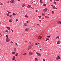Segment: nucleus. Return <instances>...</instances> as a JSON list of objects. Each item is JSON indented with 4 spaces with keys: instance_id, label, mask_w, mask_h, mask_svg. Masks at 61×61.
Returning a JSON list of instances; mask_svg holds the SVG:
<instances>
[{
    "instance_id": "1",
    "label": "nucleus",
    "mask_w": 61,
    "mask_h": 61,
    "mask_svg": "<svg viewBox=\"0 0 61 61\" xmlns=\"http://www.w3.org/2000/svg\"><path fill=\"white\" fill-rule=\"evenodd\" d=\"M33 45H31L30 46H29L28 47V50H29V49H31V48H32V47H33Z\"/></svg>"
},
{
    "instance_id": "2",
    "label": "nucleus",
    "mask_w": 61,
    "mask_h": 61,
    "mask_svg": "<svg viewBox=\"0 0 61 61\" xmlns=\"http://www.w3.org/2000/svg\"><path fill=\"white\" fill-rule=\"evenodd\" d=\"M5 40L7 42H9L10 41V39L8 38H7Z\"/></svg>"
},
{
    "instance_id": "3",
    "label": "nucleus",
    "mask_w": 61,
    "mask_h": 61,
    "mask_svg": "<svg viewBox=\"0 0 61 61\" xmlns=\"http://www.w3.org/2000/svg\"><path fill=\"white\" fill-rule=\"evenodd\" d=\"M47 9L45 8L43 10V11L44 13H46L47 11Z\"/></svg>"
},
{
    "instance_id": "4",
    "label": "nucleus",
    "mask_w": 61,
    "mask_h": 61,
    "mask_svg": "<svg viewBox=\"0 0 61 61\" xmlns=\"http://www.w3.org/2000/svg\"><path fill=\"white\" fill-rule=\"evenodd\" d=\"M29 30V28H27L25 29V32H26V31H28Z\"/></svg>"
},
{
    "instance_id": "5",
    "label": "nucleus",
    "mask_w": 61,
    "mask_h": 61,
    "mask_svg": "<svg viewBox=\"0 0 61 61\" xmlns=\"http://www.w3.org/2000/svg\"><path fill=\"white\" fill-rule=\"evenodd\" d=\"M36 53L37 56H41V55L39 53L37 52H36Z\"/></svg>"
},
{
    "instance_id": "6",
    "label": "nucleus",
    "mask_w": 61,
    "mask_h": 61,
    "mask_svg": "<svg viewBox=\"0 0 61 61\" xmlns=\"http://www.w3.org/2000/svg\"><path fill=\"white\" fill-rule=\"evenodd\" d=\"M33 52L31 51L29 53V54L30 55H33Z\"/></svg>"
},
{
    "instance_id": "7",
    "label": "nucleus",
    "mask_w": 61,
    "mask_h": 61,
    "mask_svg": "<svg viewBox=\"0 0 61 61\" xmlns=\"http://www.w3.org/2000/svg\"><path fill=\"white\" fill-rule=\"evenodd\" d=\"M12 21L13 20H12V19H11L9 20V22H12Z\"/></svg>"
},
{
    "instance_id": "8",
    "label": "nucleus",
    "mask_w": 61,
    "mask_h": 61,
    "mask_svg": "<svg viewBox=\"0 0 61 61\" xmlns=\"http://www.w3.org/2000/svg\"><path fill=\"white\" fill-rule=\"evenodd\" d=\"M60 57H59V56H58V57H57L56 59V60H58V59H60Z\"/></svg>"
},
{
    "instance_id": "9",
    "label": "nucleus",
    "mask_w": 61,
    "mask_h": 61,
    "mask_svg": "<svg viewBox=\"0 0 61 61\" xmlns=\"http://www.w3.org/2000/svg\"><path fill=\"white\" fill-rule=\"evenodd\" d=\"M57 44H58V45H59V44H60V41H58L57 42Z\"/></svg>"
},
{
    "instance_id": "10",
    "label": "nucleus",
    "mask_w": 61,
    "mask_h": 61,
    "mask_svg": "<svg viewBox=\"0 0 61 61\" xmlns=\"http://www.w3.org/2000/svg\"><path fill=\"white\" fill-rule=\"evenodd\" d=\"M14 52H16V49L15 48H14Z\"/></svg>"
},
{
    "instance_id": "11",
    "label": "nucleus",
    "mask_w": 61,
    "mask_h": 61,
    "mask_svg": "<svg viewBox=\"0 0 61 61\" xmlns=\"http://www.w3.org/2000/svg\"><path fill=\"white\" fill-rule=\"evenodd\" d=\"M6 28H7V29H8V30H10V27H8V26H7L6 27Z\"/></svg>"
},
{
    "instance_id": "12",
    "label": "nucleus",
    "mask_w": 61,
    "mask_h": 61,
    "mask_svg": "<svg viewBox=\"0 0 61 61\" xmlns=\"http://www.w3.org/2000/svg\"><path fill=\"white\" fill-rule=\"evenodd\" d=\"M27 7L28 8H30L31 7V5H28L27 6Z\"/></svg>"
},
{
    "instance_id": "13",
    "label": "nucleus",
    "mask_w": 61,
    "mask_h": 61,
    "mask_svg": "<svg viewBox=\"0 0 61 61\" xmlns=\"http://www.w3.org/2000/svg\"><path fill=\"white\" fill-rule=\"evenodd\" d=\"M25 17H26V18H28L29 17L27 14H26V15H25Z\"/></svg>"
},
{
    "instance_id": "14",
    "label": "nucleus",
    "mask_w": 61,
    "mask_h": 61,
    "mask_svg": "<svg viewBox=\"0 0 61 61\" xmlns=\"http://www.w3.org/2000/svg\"><path fill=\"white\" fill-rule=\"evenodd\" d=\"M42 15L43 16H45V14L44 13H43L42 14Z\"/></svg>"
},
{
    "instance_id": "15",
    "label": "nucleus",
    "mask_w": 61,
    "mask_h": 61,
    "mask_svg": "<svg viewBox=\"0 0 61 61\" xmlns=\"http://www.w3.org/2000/svg\"><path fill=\"white\" fill-rule=\"evenodd\" d=\"M49 40V39L47 38L46 39V41H47V40Z\"/></svg>"
},
{
    "instance_id": "16",
    "label": "nucleus",
    "mask_w": 61,
    "mask_h": 61,
    "mask_svg": "<svg viewBox=\"0 0 61 61\" xmlns=\"http://www.w3.org/2000/svg\"><path fill=\"white\" fill-rule=\"evenodd\" d=\"M27 24L26 23H25L24 24V26H27Z\"/></svg>"
},
{
    "instance_id": "17",
    "label": "nucleus",
    "mask_w": 61,
    "mask_h": 61,
    "mask_svg": "<svg viewBox=\"0 0 61 61\" xmlns=\"http://www.w3.org/2000/svg\"><path fill=\"white\" fill-rule=\"evenodd\" d=\"M51 12L52 13V14H54L55 13V11H52V12Z\"/></svg>"
},
{
    "instance_id": "18",
    "label": "nucleus",
    "mask_w": 61,
    "mask_h": 61,
    "mask_svg": "<svg viewBox=\"0 0 61 61\" xmlns=\"http://www.w3.org/2000/svg\"><path fill=\"white\" fill-rule=\"evenodd\" d=\"M41 37H41V36H39V37H38V38H39V39H41Z\"/></svg>"
},
{
    "instance_id": "19",
    "label": "nucleus",
    "mask_w": 61,
    "mask_h": 61,
    "mask_svg": "<svg viewBox=\"0 0 61 61\" xmlns=\"http://www.w3.org/2000/svg\"><path fill=\"white\" fill-rule=\"evenodd\" d=\"M22 6V7H25V4H24Z\"/></svg>"
},
{
    "instance_id": "20",
    "label": "nucleus",
    "mask_w": 61,
    "mask_h": 61,
    "mask_svg": "<svg viewBox=\"0 0 61 61\" xmlns=\"http://www.w3.org/2000/svg\"><path fill=\"white\" fill-rule=\"evenodd\" d=\"M12 17L13 16H12V15H10L9 16V17L10 18H11V17Z\"/></svg>"
},
{
    "instance_id": "21",
    "label": "nucleus",
    "mask_w": 61,
    "mask_h": 61,
    "mask_svg": "<svg viewBox=\"0 0 61 61\" xmlns=\"http://www.w3.org/2000/svg\"><path fill=\"white\" fill-rule=\"evenodd\" d=\"M40 2L41 3V4H42V1L41 0L40 1Z\"/></svg>"
},
{
    "instance_id": "22",
    "label": "nucleus",
    "mask_w": 61,
    "mask_h": 61,
    "mask_svg": "<svg viewBox=\"0 0 61 61\" xmlns=\"http://www.w3.org/2000/svg\"><path fill=\"white\" fill-rule=\"evenodd\" d=\"M53 9H56V7L54 6L53 7Z\"/></svg>"
},
{
    "instance_id": "23",
    "label": "nucleus",
    "mask_w": 61,
    "mask_h": 61,
    "mask_svg": "<svg viewBox=\"0 0 61 61\" xmlns=\"http://www.w3.org/2000/svg\"><path fill=\"white\" fill-rule=\"evenodd\" d=\"M35 61H37V58H35Z\"/></svg>"
},
{
    "instance_id": "24",
    "label": "nucleus",
    "mask_w": 61,
    "mask_h": 61,
    "mask_svg": "<svg viewBox=\"0 0 61 61\" xmlns=\"http://www.w3.org/2000/svg\"><path fill=\"white\" fill-rule=\"evenodd\" d=\"M13 58L15 59V56H13Z\"/></svg>"
},
{
    "instance_id": "25",
    "label": "nucleus",
    "mask_w": 61,
    "mask_h": 61,
    "mask_svg": "<svg viewBox=\"0 0 61 61\" xmlns=\"http://www.w3.org/2000/svg\"><path fill=\"white\" fill-rule=\"evenodd\" d=\"M58 23L60 24H61V21H59L58 22Z\"/></svg>"
},
{
    "instance_id": "26",
    "label": "nucleus",
    "mask_w": 61,
    "mask_h": 61,
    "mask_svg": "<svg viewBox=\"0 0 61 61\" xmlns=\"http://www.w3.org/2000/svg\"><path fill=\"white\" fill-rule=\"evenodd\" d=\"M6 36L7 38H8V35H7L6 34Z\"/></svg>"
},
{
    "instance_id": "27",
    "label": "nucleus",
    "mask_w": 61,
    "mask_h": 61,
    "mask_svg": "<svg viewBox=\"0 0 61 61\" xmlns=\"http://www.w3.org/2000/svg\"><path fill=\"white\" fill-rule=\"evenodd\" d=\"M46 4H44L43 5V6H46Z\"/></svg>"
},
{
    "instance_id": "28",
    "label": "nucleus",
    "mask_w": 61,
    "mask_h": 61,
    "mask_svg": "<svg viewBox=\"0 0 61 61\" xmlns=\"http://www.w3.org/2000/svg\"><path fill=\"white\" fill-rule=\"evenodd\" d=\"M10 2L11 3H13V0H11L10 1Z\"/></svg>"
},
{
    "instance_id": "29",
    "label": "nucleus",
    "mask_w": 61,
    "mask_h": 61,
    "mask_svg": "<svg viewBox=\"0 0 61 61\" xmlns=\"http://www.w3.org/2000/svg\"><path fill=\"white\" fill-rule=\"evenodd\" d=\"M12 15H14V16H15V13H13L12 14Z\"/></svg>"
},
{
    "instance_id": "30",
    "label": "nucleus",
    "mask_w": 61,
    "mask_h": 61,
    "mask_svg": "<svg viewBox=\"0 0 61 61\" xmlns=\"http://www.w3.org/2000/svg\"><path fill=\"white\" fill-rule=\"evenodd\" d=\"M12 54H15V52H12Z\"/></svg>"
},
{
    "instance_id": "31",
    "label": "nucleus",
    "mask_w": 61,
    "mask_h": 61,
    "mask_svg": "<svg viewBox=\"0 0 61 61\" xmlns=\"http://www.w3.org/2000/svg\"><path fill=\"white\" fill-rule=\"evenodd\" d=\"M16 45L17 46H18V45H17V43H15Z\"/></svg>"
},
{
    "instance_id": "32",
    "label": "nucleus",
    "mask_w": 61,
    "mask_h": 61,
    "mask_svg": "<svg viewBox=\"0 0 61 61\" xmlns=\"http://www.w3.org/2000/svg\"><path fill=\"white\" fill-rule=\"evenodd\" d=\"M56 38H58V39H59V36H57Z\"/></svg>"
},
{
    "instance_id": "33",
    "label": "nucleus",
    "mask_w": 61,
    "mask_h": 61,
    "mask_svg": "<svg viewBox=\"0 0 61 61\" xmlns=\"http://www.w3.org/2000/svg\"><path fill=\"white\" fill-rule=\"evenodd\" d=\"M47 37L48 38H50V36H48Z\"/></svg>"
},
{
    "instance_id": "34",
    "label": "nucleus",
    "mask_w": 61,
    "mask_h": 61,
    "mask_svg": "<svg viewBox=\"0 0 61 61\" xmlns=\"http://www.w3.org/2000/svg\"><path fill=\"white\" fill-rule=\"evenodd\" d=\"M15 56H18V53H16L15 55Z\"/></svg>"
},
{
    "instance_id": "35",
    "label": "nucleus",
    "mask_w": 61,
    "mask_h": 61,
    "mask_svg": "<svg viewBox=\"0 0 61 61\" xmlns=\"http://www.w3.org/2000/svg\"><path fill=\"white\" fill-rule=\"evenodd\" d=\"M45 17L46 18H47V16H45Z\"/></svg>"
},
{
    "instance_id": "36",
    "label": "nucleus",
    "mask_w": 61,
    "mask_h": 61,
    "mask_svg": "<svg viewBox=\"0 0 61 61\" xmlns=\"http://www.w3.org/2000/svg\"><path fill=\"white\" fill-rule=\"evenodd\" d=\"M35 44H36V46H37V45H38V44L37 43H35Z\"/></svg>"
},
{
    "instance_id": "37",
    "label": "nucleus",
    "mask_w": 61,
    "mask_h": 61,
    "mask_svg": "<svg viewBox=\"0 0 61 61\" xmlns=\"http://www.w3.org/2000/svg\"><path fill=\"white\" fill-rule=\"evenodd\" d=\"M8 12L9 14H11V12L10 11V12L9 11Z\"/></svg>"
},
{
    "instance_id": "38",
    "label": "nucleus",
    "mask_w": 61,
    "mask_h": 61,
    "mask_svg": "<svg viewBox=\"0 0 61 61\" xmlns=\"http://www.w3.org/2000/svg\"><path fill=\"white\" fill-rule=\"evenodd\" d=\"M11 31L12 32V33H13V32H14L13 31V30H12L11 29Z\"/></svg>"
},
{
    "instance_id": "39",
    "label": "nucleus",
    "mask_w": 61,
    "mask_h": 61,
    "mask_svg": "<svg viewBox=\"0 0 61 61\" xmlns=\"http://www.w3.org/2000/svg\"><path fill=\"white\" fill-rule=\"evenodd\" d=\"M22 35L23 36H24L25 35V33H22Z\"/></svg>"
},
{
    "instance_id": "40",
    "label": "nucleus",
    "mask_w": 61,
    "mask_h": 61,
    "mask_svg": "<svg viewBox=\"0 0 61 61\" xmlns=\"http://www.w3.org/2000/svg\"><path fill=\"white\" fill-rule=\"evenodd\" d=\"M5 32H8V30H6L5 31Z\"/></svg>"
},
{
    "instance_id": "41",
    "label": "nucleus",
    "mask_w": 61,
    "mask_h": 61,
    "mask_svg": "<svg viewBox=\"0 0 61 61\" xmlns=\"http://www.w3.org/2000/svg\"><path fill=\"white\" fill-rule=\"evenodd\" d=\"M25 55H26V53H25L24 54H23V55L25 56Z\"/></svg>"
},
{
    "instance_id": "42",
    "label": "nucleus",
    "mask_w": 61,
    "mask_h": 61,
    "mask_svg": "<svg viewBox=\"0 0 61 61\" xmlns=\"http://www.w3.org/2000/svg\"><path fill=\"white\" fill-rule=\"evenodd\" d=\"M15 0H13V3H15Z\"/></svg>"
},
{
    "instance_id": "43",
    "label": "nucleus",
    "mask_w": 61,
    "mask_h": 61,
    "mask_svg": "<svg viewBox=\"0 0 61 61\" xmlns=\"http://www.w3.org/2000/svg\"><path fill=\"white\" fill-rule=\"evenodd\" d=\"M54 3L55 4V5H56V2H55Z\"/></svg>"
},
{
    "instance_id": "44",
    "label": "nucleus",
    "mask_w": 61,
    "mask_h": 61,
    "mask_svg": "<svg viewBox=\"0 0 61 61\" xmlns=\"http://www.w3.org/2000/svg\"><path fill=\"white\" fill-rule=\"evenodd\" d=\"M49 18V16H47V19H48V18Z\"/></svg>"
},
{
    "instance_id": "45",
    "label": "nucleus",
    "mask_w": 61,
    "mask_h": 61,
    "mask_svg": "<svg viewBox=\"0 0 61 61\" xmlns=\"http://www.w3.org/2000/svg\"><path fill=\"white\" fill-rule=\"evenodd\" d=\"M39 21L40 22H41L42 20H39Z\"/></svg>"
},
{
    "instance_id": "46",
    "label": "nucleus",
    "mask_w": 61,
    "mask_h": 61,
    "mask_svg": "<svg viewBox=\"0 0 61 61\" xmlns=\"http://www.w3.org/2000/svg\"><path fill=\"white\" fill-rule=\"evenodd\" d=\"M26 23H28V21H26Z\"/></svg>"
},
{
    "instance_id": "47",
    "label": "nucleus",
    "mask_w": 61,
    "mask_h": 61,
    "mask_svg": "<svg viewBox=\"0 0 61 61\" xmlns=\"http://www.w3.org/2000/svg\"><path fill=\"white\" fill-rule=\"evenodd\" d=\"M38 12V11L37 10H36V13H37Z\"/></svg>"
},
{
    "instance_id": "48",
    "label": "nucleus",
    "mask_w": 61,
    "mask_h": 61,
    "mask_svg": "<svg viewBox=\"0 0 61 61\" xmlns=\"http://www.w3.org/2000/svg\"><path fill=\"white\" fill-rule=\"evenodd\" d=\"M38 17H39V18H41V16H38Z\"/></svg>"
},
{
    "instance_id": "49",
    "label": "nucleus",
    "mask_w": 61,
    "mask_h": 61,
    "mask_svg": "<svg viewBox=\"0 0 61 61\" xmlns=\"http://www.w3.org/2000/svg\"><path fill=\"white\" fill-rule=\"evenodd\" d=\"M10 2L9 1H8L7 2V3H9Z\"/></svg>"
},
{
    "instance_id": "50",
    "label": "nucleus",
    "mask_w": 61,
    "mask_h": 61,
    "mask_svg": "<svg viewBox=\"0 0 61 61\" xmlns=\"http://www.w3.org/2000/svg\"><path fill=\"white\" fill-rule=\"evenodd\" d=\"M18 21V19H16V21L17 22V21Z\"/></svg>"
},
{
    "instance_id": "51",
    "label": "nucleus",
    "mask_w": 61,
    "mask_h": 61,
    "mask_svg": "<svg viewBox=\"0 0 61 61\" xmlns=\"http://www.w3.org/2000/svg\"><path fill=\"white\" fill-rule=\"evenodd\" d=\"M0 5H3V4H2V3H1Z\"/></svg>"
},
{
    "instance_id": "52",
    "label": "nucleus",
    "mask_w": 61,
    "mask_h": 61,
    "mask_svg": "<svg viewBox=\"0 0 61 61\" xmlns=\"http://www.w3.org/2000/svg\"><path fill=\"white\" fill-rule=\"evenodd\" d=\"M43 61H45V60L44 59H43Z\"/></svg>"
},
{
    "instance_id": "53",
    "label": "nucleus",
    "mask_w": 61,
    "mask_h": 61,
    "mask_svg": "<svg viewBox=\"0 0 61 61\" xmlns=\"http://www.w3.org/2000/svg\"><path fill=\"white\" fill-rule=\"evenodd\" d=\"M42 19H44V17H42Z\"/></svg>"
},
{
    "instance_id": "54",
    "label": "nucleus",
    "mask_w": 61,
    "mask_h": 61,
    "mask_svg": "<svg viewBox=\"0 0 61 61\" xmlns=\"http://www.w3.org/2000/svg\"><path fill=\"white\" fill-rule=\"evenodd\" d=\"M15 59H13V58H12V60H14Z\"/></svg>"
},
{
    "instance_id": "55",
    "label": "nucleus",
    "mask_w": 61,
    "mask_h": 61,
    "mask_svg": "<svg viewBox=\"0 0 61 61\" xmlns=\"http://www.w3.org/2000/svg\"><path fill=\"white\" fill-rule=\"evenodd\" d=\"M7 15H9V13H8V14H7Z\"/></svg>"
},
{
    "instance_id": "56",
    "label": "nucleus",
    "mask_w": 61,
    "mask_h": 61,
    "mask_svg": "<svg viewBox=\"0 0 61 61\" xmlns=\"http://www.w3.org/2000/svg\"><path fill=\"white\" fill-rule=\"evenodd\" d=\"M10 43H13V41H11L10 42Z\"/></svg>"
},
{
    "instance_id": "57",
    "label": "nucleus",
    "mask_w": 61,
    "mask_h": 61,
    "mask_svg": "<svg viewBox=\"0 0 61 61\" xmlns=\"http://www.w3.org/2000/svg\"><path fill=\"white\" fill-rule=\"evenodd\" d=\"M31 8H32V9L33 10H34V9H33V8H32V7H31Z\"/></svg>"
},
{
    "instance_id": "58",
    "label": "nucleus",
    "mask_w": 61,
    "mask_h": 61,
    "mask_svg": "<svg viewBox=\"0 0 61 61\" xmlns=\"http://www.w3.org/2000/svg\"><path fill=\"white\" fill-rule=\"evenodd\" d=\"M7 16H9V15H8L7 14Z\"/></svg>"
},
{
    "instance_id": "59",
    "label": "nucleus",
    "mask_w": 61,
    "mask_h": 61,
    "mask_svg": "<svg viewBox=\"0 0 61 61\" xmlns=\"http://www.w3.org/2000/svg\"><path fill=\"white\" fill-rule=\"evenodd\" d=\"M50 1H51V2H52V0H50Z\"/></svg>"
},
{
    "instance_id": "60",
    "label": "nucleus",
    "mask_w": 61,
    "mask_h": 61,
    "mask_svg": "<svg viewBox=\"0 0 61 61\" xmlns=\"http://www.w3.org/2000/svg\"><path fill=\"white\" fill-rule=\"evenodd\" d=\"M51 6L52 7H53V5H51Z\"/></svg>"
},
{
    "instance_id": "61",
    "label": "nucleus",
    "mask_w": 61,
    "mask_h": 61,
    "mask_svg": "<svg viewBox=\"0 0 61 61\" xmlns=\"http://www.w3.org/2000/svg\"><path fill=\"white\" fill-rule=\"evenodd\" d=\"M0 37H1V36H2V35H0Z\"/></svg>"
},
{
    "instance_id": "62",
    "label": "nucleus",
    "mask_w": 61,
    "mask_h": 61,
    "mask_svg": "<svg viewBox=\"0 0 61 61\" xmlns=\"http://www.w3.org/2000/svg\"><path fill=\"white\" fill-rule=\"evenodd\" d=\"M1 22H0V25H1Z\"/></svg>"
},
{
    "instance_id": "63",
    "label": "nucleus",
    "mask_w": 61,
    "mask_h": 61,
    "mask_svg": "<svg viewBox=\"0 0 61 61\" xmlns=\"http://www.w3.org/2000/svg\"><path fill=\"white\" fill-rule=\"evenodd\" d=\"M56 1H59V0H56Z\"/></svg>"
},
{
    "instance_id": "64",
    "label": "nucleus",
    "mask_w": 61,
    "mask_h": 61,
    "mask_svg": "<svg viewBox=\"0 0 61 61\" xmlns=\"http://www.w3.org/2000/svg\"><path fill=\"white\" fill-rule=\"evenodd\" d=\"M54 2H56V0H54Z\"/></svg>"
}]
</instances>
